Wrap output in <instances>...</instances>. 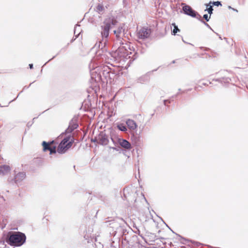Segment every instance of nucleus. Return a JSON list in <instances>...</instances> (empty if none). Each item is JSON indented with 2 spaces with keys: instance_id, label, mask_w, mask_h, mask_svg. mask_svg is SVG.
Here are the masks:
<instances>
[{
  "instance_id": "obj_1",
  "label": "nucleus",
  "mask_w": 248,
  "mask_h": 248,
  "mask_svg": "<svg viewBox=\"0 0 248 248\" xmlns=\"http://www.w3.org/2000/svg\"><path fill=\"white\" fill-rule=\"evenodd\" d=\"M120 46L115 50L112 52V56L116 60H121L127 57L130 58V55L132 54L133 49L130 47V43L125 42L123 43L120 42Z\"/></svg>"
},
{
  "instance_id": "obj_2",
  "label": "nucleus",
  "mask_w": 248,
  "mask_h": 248,
  "mask_svg": "<svg viewBox=\"0 0 248 248\" xmlns=\"http://www.w3.org/2000/svg\"><path fill=\"white\" fill-rule=\"evenodd\" d=\"M8 236L9 238L6 241L12 246H20L24 244L26 240L25 235L19 232H9Z\"/></svg>"
},
{
  "instance_id": "obj_3",
  "label": "nucleus",
  "mask_w": 248,
  "mask_h": 248,
  "mask_svg": "<svg viewBox=\"0 0 248 248\" xmlns=\"http://www.w3.org/2000/svg\"><path fill=\"white\" fill-rule=\"evenodd\" d=\"M117 21L113 17L107 18L103 22V25L101 26V35L102 37H108L109 35V31L111 25H115Z\"/></svg>"
},
{
  "instance_id": "obj_4",
  "label": "nucleus",
  "mask_w": 248,
  "mask_h": 248,
  "mask_svg": "<svg viewBox=\"0 0 248 248\" xmlns=\"http://www.w3.org/2000/svg\"><path fill=\"white\" fill-rule=\"evenodd\" d=\"M73 142V139L71 137L68 136L65 138L58 145L57 152L60 154L64 153L72 146Z\"/></svg>"
},
{
  "instance_id": "obj_5",
  "label": "nucleus",
  "mask_w": 248,
  "mask_h": 248,
  "mask_svg": "<svg viewBox=\"0 0 248 248\" xmlns=\"http://www.w3.org/2000/svg\"><path fill=\"white\" fill-rule=\"evenodd\" d=\"M184 13L192 17H195L197 19H201L202 16L197 12L194 10L190 6L185 5L183 7Z\"/></svg>"
},
{
  "instance_id": "obj_6",
  "label": "nucleus",
  "mask_w": 248,
  "mask_h": 248,
  "mask_svg": "<svg viewBox=\"0 0 248 248\" xmlns=\"http://www.w3.org/2000/svg\"><path fill=\"white\" fill-rule=\"evenodd\" d=\"M151 33L150 29L142 28L137 32V36L139 39H144L148 38Z\"/></svg>"
},
{
  "instance_id": "obj_7",
  "label": "nucleus",
  "mask_w": 248,
  "mask_h": 248,
  "mask_svg": "<svg viewBox=\"0 0 248 248\" xmlns=\"http://www.w3.org/2000/svg\"><path fill=\"white\" fill-rule=\"evenodd\" d=\"M98 142L102 145H107L108 143V140L107 136L103 134L100 133L98 137Z\"/></svg>"
},
{
  "instance_id": "obj_8",
  "label": "nucleus",
  "mask_w": 248,
  "mask_h": 248,
  "mask_svg": "<svg viewBox=\"0 0 248 248\" xmlns=\"http://www.w3.org/2000/svg\"><path fill=\"white\" fill-rule=\"evenodd\" d=\"M26 177V174L24 172H19L16 174L14 178L16 183H19L22 182Z\"/></svg>"
},
{
  "instance_id": "obj_9",
  "label": "nucleus",
  "mask_w": 248,
  "mask_h": 248,
  "mask_svg": "<svg viewBox=\"0 0 248 248\" xmlns=\"http://www.w3.org/2000/svg\"><path fill=\"white\" fill-rule=\"evenodd\" d=\"M11 170L10 167L7 165H3L0 167V175H4L8 174Z\"/></svg>"
},
{
  "instance_id": "obj_10",
  "label": "nucleus",
  "mask_w": 248,
  "mask_h": 248,
  "mask_svg": "<svg viewBox=\"0 0 248 248\" xmlns=\"http://www.w3.org/2000/svg\"><path fill=\"white\" fill-rule=\"evenodd\" d=\"M124 31V29H123V28L122 27H119L117 30L114 31V34H115L117 39L120 42L122 41L121 39L122 38V36H121V34H122V32Z\"/></svg>"
},
{
  "instance_id": "obj_11",
  "label": "nucleus",
  "mask_w": 248,
  "mask_h": 248,
  "mask_svg": "<svg viewBox=\"0 0 248 248\" xmlns=\"http://www.w3.org/2000/svg\"><path fill=\"white\" fill-rule=\"evenodd\" d=\"M119 143L122 147L126 149L129 150L131 148V144L130 143V142H129L125 140H120L119 141Z\"/></svg>"
},
{
  "instance_id": "obj_12",
  "label": "nucleus",
  "mask_w": 248,
  "mask_h": 248,
  "mask_svg": "<svg viewBox=\"0 0 248 248\" xmlns=\"http://www.w3.org/2000/svg\"><path fill=\"white\" fill-rule=\"evenodd\" d=\"M126 124L129 129L132 130H135L137 127V125L135 122L131 119H128L126 121Z\"/></svg>"
},
{
  "instance_id": "obj_13",
  "label": "nucleus",
  "mask_w": 248,
  "mask_h": 248,
  "mask_svg": "<svg viewBox=\"0 0 248 248\" xmlns=\"http://www.w3.org/2000/svg\"><path fill=\"white\" fill-rule=\"evenodd\" d=\"M54 141H52L50 142L47 143L46 141H43L42 145L43 146V150L46 151V150H50L51 144L53 143Z\"/></svg>"
},
{
  "instance_id": "obj_14",
  "label": "nucleus",
  "mask_w": 248,
  "mask_h": 248,
  "mask_svg": "<svg viewBox=\"0 0 248 248\" xmlns=\"http://www.w3.org/2000/svg\"><path fill=\"white\" fill-rule=\"evenodd\" d=\"M96 10L99 14H101L104 11V6L102 4H98L96 7Z\"/></svg>"
},
{
  "instance_id": "obj_15",
  "label": "nucleus",
  "mask_w": 248,
  "mask_h": 248,
  "mask_svg": "<svg viewBox=\"0 0 248 248\" xmlns=\"http://www.w3.org/2000/svg\"><path fill=\"white\" fill-rule=\"evenodd\" d=\"M117 127L120 130L122 131H126L127 130L126 126L123 124H120L118 125Z\"/></svg>"
},
{
  "instance_id": "obj_16",
  "label": "nucleus",
  "mask_w": 248,
  "mask_h": 248,
  "mask_svg": "<svg viewBox=\"0 0 248 248\" xmlns=\"http://www.w3.org/2000/svg\"><path fill=\"white\" fill-rule=\"evenodd\" d=\"M172 25L174 27V29L172 31L173 35H175L178 32L180 31V30L175 23H172Z\"/></svg>"
},
{
  "instance_id": "obj_17",
  "label": "nucleus",
  "mask_w": 248,
  "mask_h": 248,
  "mask_svg": "<svg viewBox=\"0 0 248 248\" xmlns=\"http://www.w3.org/2000/svg\"><path fill=\"white\" fill-rule=\"evenodd\" d=\"M56 147L55 146H51L50 147V149L49 150L50 151V154H52L53 153H55L56 152Z\"/></svg>"
},
{
  "instance_id": "obj_18",
  "label": "nucleus",
  "mask_w": 248,
  "mask_h": 248,
  "mask_svg": "<svg viewBox=\"0 0 248 248\" xmlns=\"http://www.w3.org/2000/svg\"><path fill=\"white\" fill-rule=\"evenodd\" d=\"M207 10L208 11V13L211 15L212 13V11L213 10L212 6H210L207 9Z\"/></svg>"
},
{
  "instance_id": "obj_19",
  "label": "nucleus",
  "mask_w": 248,
  "mask_h": 248,
  "mask_svg": "<svg viewBox=\"0 0 248 248\" xmlns=\"http://www.w3.org/2000/svg\"><path fill=\"white\" fill-rule=\"evenodd\" d=\"M213 5H215V6H219V5H221V4L220 3V2L218 1H214L212 3Z\"/></svg>"
},
{
  "instance_id": "obj_20",
  "label": "nucleus",
  "mask_w": 248,
  "mask_h": 248,
  "mask_svg": "<svg viewBox=\"0 0 248 248\" xmlns=\"http://www.w3.org/2000/svg\"><path fill=\"white\" fill-rule=\"evenodd\" d=\"M203 18L207 21H209V18H210V16L208 17V15L207 14H205V15H203Z\"/></svg>"
},
{
  "instance_id": "obj_21",
  "label": "nucleus",
  "mask_w": 248,
  "mask_h": 248,
  "mask_svg": "<svg viewBox=\"0 0 248 248\" xmlns=\"http://www.w3.org/2000/svg\"><path fill=\"white\" fill-rule=\"evenodd\" d=\"M103 52V50H99L98 52H96V56H100L102 55V53H101Z\"/></svg>"
},
{
  "instance_id": "obj_22",
  "label": "nucleus",
  "mask_w": 248,
  "mask_h": 248,
  "mask_svg": "<svg viewBox=\"0 0 248 248\" xmlns=\"http://www.w3.org/2000/svg\"><path fill=\"white\" fill-rule=\"evenodd\" d=\"M29 66H30V68L31 69V68H33V64H29Z\"/></svg>"
},
{
  "instance_id": "obj_23",
  "label": "nucleus",
  "mask_w": 248,
  "mask_h": 248,
  "mask_svg": "<svg viewBox=\"0 0 248 248\" xmlns=\"http://www.w3.org/2000/svg\"><path fill=\"white\" fill-rule=\"evenodd\" d=\"M229 80H230V79H229V78H227V79H226V81H227V82H229Z\"/></svg>"
},
{
  "instance_id": "obj_24",
  "label": "nucleus",
  "mask_w": 248,
  "mask_h": 248,
  "mask_svg": "<svg viewBox=\"0 0 248 248\" xmlns=\"http://www.w3.org/2000/svg\"><path fill=\"white\" fill-rule=\"evenodd\" d=\"M166 101H164L165 104H166Z\"/></svg>"
}]
</instances>
